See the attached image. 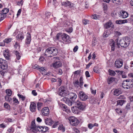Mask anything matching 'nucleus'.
Listing matches in <instances>:
<instances>
[{
    "label": "nucleus",
    "mask_w": 133,
    "mask_h": 133,
    "mask_svg": "<svg viewBox=\"0 0 133 133\" xmlns=\"http://www.w3.org/2000/svg\"><path fill=\"white\" fill-rule=\"evenodd\" d=\"M75 104L77 106L78 109L81 110H84L85 107V104L83 102H81L80 101L77 100L75 102Z\"/></svg>",
    "instance_id": "8"
},
{
    "label": "nucleus",
    "mask_w": 133,
    "mask_h": 133,
    "mask_svg": "<svg viewBox=\"0 0 133 133\" xmlns=\"http://www.w3.org/2000/svg\"><path fill=\"white\" fill-rule=\"evenodd\" d=\"M38 126L36 127L35 123V121L34 120L32 121L31 124V130L34 133H36L37 132V128Z\"/></svg>",
    "instance_id": "12"
},
{
    "label": "nucleus",
    "mask_w": 133,
    "mask_h": 133,
    "mask_svg": "<svg viewBox=\"0 0 133 133\" xmlns=\"http://www.w3.org/2000/svg\"><path fill=\"white\" fill-rule=\"evenodd\" d=\"M58 52L57 49L55 48H49L46 49L45 53V56L51 57L56 55Z\"/></svg>",
    "instance_id": "2"
},
{
    "label": "nucleus",
    "mask_w": 133,
    "mask_h": 133,
    "mask_svg": "<svg viewBox=\"0 0 133 133\" xmlns=\"http://www.w3.org/2000/svg\"><path fill=\"white\" fill-rule=\"evenodd\" d=\"M115 35L117 36H119L121 35V33L117 31H115Z\"/></svg>",
    "instance_id": "64"
},
{
    "label": "nucleus",
    "mask_w": 133,
    "mask_h": 133,
    "mask_svg": "<svg viewBox=\"0 0 133 133\" xmlns=\"http://www.w3.org/2000/svg\"><path fill=\"white\" fill-rule=\"evenodd\" d=\"M14 47L15 49H17L18 47V48H19V44L17 42L15 43V44L14 45Z\"/></svg>",
    "instance_id": "53"
},
{
    "label": "nucleus",
    "mask_w": 133,
    "mask_h": 133,
    "mask_svg": "<svg viewBox=\"0 0 133 133\" xmlns=\"http://www.w3.org/2000/svg\"><path fill=\"white\" fill-rule=\"evenodd\" d=\"M4 107L8 109H9L10 108V106L9 105L6 103H5L4 104Z\"/></svg>",
    "instance_id": "44"
},
{
    "label": "nucleus",
    "mask_w": 133,
    "mask_h": 133,
    "mask_svg": "<svg viewBox=\"0 0 133 133\" xmlns=\"http://www.w3.org/2000/svg\"><path fill=\"white\" fill-rule=\"evenodd\" d=\"M103 7L104 9V10H106L107 9V4L106 3H105L103 5Z\"/></svg>",
    "instance_id": "61"
},
{
    "label": "nucleus",
    "mask_w": 133,
    "mask_h": 133,
    "mask_svg": "<svg viewBox=\"0 0 133 133\" xmlns=\"http://www.w3.org/2000/svg\"><path fill=\"white\" fill-rule=\"evenodd\" d=\"M68 97L70 98L73 102H75V100L77 98V96L76 94L74 93H70L68 94Z\"/></svg>",
    "instance_id": "13"
},
{
    "label": "nucleus",
    "mask_w": 133,
    "mask_h": 133,
    "mask_svg": "<svg viewBox=\"0 0 133 133\" xmlns=\"http://www.w3.org/2000/svg\"><path fill=\"white\" fill-rule=\"evenodd\" d=\"M108 71L109 73V75H110L114 76L116 74L115 72L114 71L110 69H109Z\"/></svg>",
    "instance_id": "39"
},
{
    "label": "nucleus",
    "mask_w": 133,
    "mask_h": 133,
    "mask_svg": "<svg viewBox=\"0 0 133 133\" xmlns=\"http://www.w3.org/2000/svg\"><path fill=\"white\" fill-rule=\"evenodd\" d=\"M123 63V60L119 58L116 59L115 63V67L118 68H120L122 66Z\"/></svg>",
    "instance_id": "10"
},
{
    "label": "nucleus",
    "mask_w": 133,
    "mask_h": 133,
    "mask_svg": "<svg viewBox=\"0 0 133 133\" xmlns=\"http://www.w3.org/2000/svg\"><path fill=\"white\" fill-rule=\"evenodd\" d=\"M112 41L110 43V45L111 46V50L114 51L115 48V42H114L112 40Z\"/></svg>",
    "instance_id": "25"
},
{
    "label": "nucleus",
    "mask_w": 133,
    "mask_h": 133,
    "mask_svg": "<svg viewBox=\"0 0 133 133\" xmlns=\"http://www.w3.org/2000/svg\"><path fill=\"white\" fill-rule=\"evenodd\" d=\"M74 84L75 86L76 87L78 88L80 87V83L78 80L75 81L74 82Z\"/></svg>",
    "instance_id": "35"
},
{
    "label": "nucleus",
    "mask_w": 133,
    "mask_h": 133,
    "mask_svg": "<svg viewBox=\"0 0 133 133\" xmlns=\"http://www.w3.org/2000/svg\"><path fill=\"white\" fill-rule=\"evenodd\" d=\"M44 59V58L42 57H41L39 58V61L40 62L42 63Z\"/></svg>",
    "instance_id": "52"
},
{
    "label": "nucleus",
    "mask_w": 133,
    "mask_h": 133,
    "mask_svg": "<svg viewBox=\"0 0 133 133\" xmlns=\"http://www.w3.org/2000/svg\"><path fill=\"white\" fill-rule=\"evenodd\" d=\"M8 131L9 132H12L14 131V130L13 128L10 127L9 128L8 130Z\"/></svg>",
    "instance_id": "59"
},
{
    "label": "nucleus",
    "mask_w": 133,
    "mask_h": 133,
    "mask_svg": "<svg viewBox=\"0 0 133 133\" xmlns=\"http://www.w3.org/2000/svg\"><path fill=\"white\" fill-rule=\"evenodd\" d=\"M32 93L34 96H36L37 95V92H36V91L35 90L32 91Z\"/></svg>",
    "instance_id": "60"
},
{
    "label": "nucleus",
    "mask_w": 133,
    "mask_h": 133,
    "mask_svg": "<svg viewBox=\"0 0 133 133\" xmlns=\"http://www.w3.org/2000/svg\"><path fill=\"white\" fill-rule=\"evenodd\" d=\"M69 119L73 126L77 125L79 123V120L75 117L70 116L69 117Z\"/></svg>",
    "instance_id": "7"
},
{
    "label": "nucleus",
    "mask_w": 133,
    "mask_h": 133,
    "mask_svg": "<svg viewBox=\"0 0 133 133\" xmlns=\"http://www.w3.org/2000/svg\"><path fill=\"white\" fill-rule=\"evenodd\" d=\"M121 21H122V24H124V23H127L128 22V19H127L123 20H122Z\"/></svg>",
    "instance_id": "62"
},
{
    "label": "nucleus",
    "mask_w": 133,
    "mask_h": 133,
    "mask_svg": "<svg viewBox=\"0 0 133 133\" xmlns=\"http://www.w3.org/2000/svg\"><path fill=\"white\" fill-rule=\"evenodd\" d=\"M115 80V78L113 77H111L108 79L107 82L109 84L113 82Z\"/></svg>",
    "instance_id": "30"
},
{
    "label": "nucleus",
    "mask_w": 133,
    "mask_h": 133,
    "mask_svg": "<svg viewBox=\"0 0 133 133\" xmlns=\"http://www.w3.org/2000/svg\"><path fill=\"white\" fill-rule=\"evenodd\" d=\"M58 92L59 95L62 96H66L68 94L66 88L63 86H61L59 88Z\"/></svg>",
    "instance_id": "5"
},
{
    "label": "nucleus",
    "mask_w": 133,
    "mask_h": 133,
    "mask_svg": "<svg viewBox=\"0 0 133 133\" xmlns=\"http://www.w3.org/2000/svg\"><path fill=\"white\" fill-rule=\"evenodd\" d=\"M122 86L125 89H130L133 86V82L130 80L127 79L123 81Z\"/></svg>",
    "instance_id": "4"
},
{
    "label": "nucleus",
    "mask_w": 133,
    "mask_h": 133,
    "mask_svg": "<svg viewBox=\"0 0 133 133\" xmlns=\"http://www.w3.org/2000/svg\"><path fill=\"white\" fill-rule=\"evenodd\" d=\"M17 39L22 40L24 38L23 36L21 34H18L16 36Z\"/></svg>",
    "instance_id": "34"
},
{
    "label": "nucleus",
    "mask_w": 133,
    "mask_h": 133,
    "mask_svg": "<svg viewBox=\"0 0 133 133\" xmlns=\"http://www.w3.org/2000/svg\"><path fill=\"white\" fill-rule=\"evenodd\" d=\"M59 122H55L54 124L53 125L52 127L53 128L56 127L58 125Z\"/></svg>",
    "instance_id": "56"
},
{
    "label": "nucleus",
    "mask_w": 133,
    "mask_h": 133,
    "mask_svg": "<svg viewBox=\"0 0 133 133\" xmlns=\"http://www.w3.org/2000/svg\"><path fill=\"white\" fill-rule=\"evenodd\" d=\"M110 34V32L109 30H107L104 32L103 34V37L105 38L108 37Z\"/></svg>",
    "instance_id": "28"
},
{
    "label": "nucleus",
    "mask_w": 133,
    "mask_h": 133,
    "mask_svg": "<svg viewBox=\"0 0 133 133\" xmlns=\"http://www.w3.org/2000/svg\"><path fill=\"white\" fill-rule=\"evenodd\" d=\"M80 87L82 88L83 87V78L82 76L80 77L79 80Z\"/></svg>",
    "instance_id": "29"
},
{
    "label": "nucleus",
    "mask_w": 133,
    "mask_h": 133,
    "mask_svg": "<svg viewBox=\"0 0 133 133\" xmlns=\"http://www.w3.org/2000/svg\"><path fill=\"white\" fill-rule=\"evenodd\" d=\"M11 41V39L10 38L6 39L4 41V42L6 43H8Z\"/></svg>",
    "instance_id": "45"
},
{
    "label": "nucleus",
    "mask_w": 133,
    "mask_h": 133,
    "mask_svg": "<svg viewBox=\"0 0 133 133\" xmlns=\"http://www.w3.org/2000/svg\"><path fill=\"white\" fill-rule=\"evenodd\" d=\"M26 38L25 40V43L26 44H30L31 41V37L30 34L28 33H27Z\"/></svg>",
    "instance_id": "20"
},
{
    "label": "nucleus",
    "mask_w": 133,
    "mask_h": 133,
    "mask_svg": "<svg viewBox=\"0 0 133 133\" xmlns=\"http://www.w3.org/2000/svg\"><path fill=\"white\" fill-rule=\"evenodd\" d=\"M121 92L119 89H117L115 90L114 92V94L115 95H118L119 94H121Z\"/></svg>",
    "instance_id": "27"
},
{
    "label": "nucleus",
    "mask_w": 133,
    "mask_h": 133,
    "mask_svg": "<svg viewBox=\"0 0 133 133\" xmlns=\"http://www.w3.org/2000/svg\"><path fill=\"white\" fill-rule=\"evenodd\" d=\"M13 101L15 103H16V104H19V102L18 100L16 98L14 97L13 98Z\"/></svg>",
    "instance_id": "46"
},
{
    "label": "nucleus",
    "mask_w": 133,
    "mask_h": 133,
    "mask_svg": "<svg viewBox=\"0 0 133 133\" xmlns=\"http://www.w3.org/2000/svg\"><path fill=\"white\" fill-rule=\"evenodd\" d=\"M97 43V41L95 39L92 40V46H94L96 45Z\"/></svg>",
    "instance_id": "48"
},
{
    "label": "nucleus",
    "mask_w": 133,
    "mask_h": 133,
    "mask_svg": "<svg viewBox=\"0 0 133 133\" xmlns=\"http://www.w3.org/2000/svg\"><path fill=\"white\" fill-rule=\"evenodd\" d=\"M54 122L50 118H46L45 119V123L46 124L51 125Z\"/></svg>",
    "instance_id": "23"
},
{
    "label": "nucleus",
    "mask_w": 133,
    "mask_h": 133,
    "mask_svg": "<svg viewBox=\"0 0 133 133\" xmlns=\"http://www.w3.org/2000/svg\"><path fill=\"white\" fill-rule=\"evenodd\" d=\"M17 95L19 99H21L22 101H23L25 99V96H24L22 95L18 94Z\"/></svg>",
    "instance_id": "32"
},
{
    "label": "nucleus",
    "mask_w": 133,
    "mask_h": 133,
    "mask_svg": "<svg viewBox=\"0 0 133 133\" xmlns=\"http://www.w3.org/2000/svg\"><path fill=\"white\" fill-rule=\"evenodd\" d=\"M6 92L7 94L6 95L10 96L11 95L12 91L10 89H6Z\"/></svg>",
    "instance_id": "37"
},
{
    "label": "nucleus",
    "mask_w": 133,
    "mask_h": 133,
    "mask_svg": "<svg viewBox=\"0 0 133 133\" xmlns=\"http://www.w3.org/2000/svg\"><path fill=\"white\" fill-rule=\"evenodd\" d=\"M89 21L88 20L84 19L83 21V24L86 25L88 23Z\"/></svg>",
    "instance_id": "51"
},
{
    "label": "nucleus",
    "mask_w": 133,
    "mask_h": 133,
    "mask_svg": "<svg viewBox=\"0 0 133 133\" xmlns=\"http://www.w3.org/2000/svg\"><path fill=\"white\" fill-rule=\"evenodd\" d=\"M62 100L66 103L68 104L69 105L71 106L72 105V102L70 101L68 98L64 97L63 98Z\"/></svg>",
    "instance_id": "22"
},
{
    "label": "nucleus",
    "mask_w": 133,
    "mask_h": 133,
    "mask_svg": "<svg viewBox=\"0 0 133 133\" xmlns=\"http://www.w3.org/2000/svg\"><path fill=\"white\" fill-rule=\"evenodd\" d=\"M111 16L114 18L117 17V14L116 12H114L111 13Z\"/></svg>",
    "instance_id": "43"
},
{
    "label": "nucleus",
    "mask_w": 133,
    "mask_h": 133,
    "mask_svg": "<svg viewBox=\"0 0 133 133\" xmlns=\"http://www.w3.org/2000/svg\"><path fill=\"white\" fill-rule=\"evenodd\" d=\"M36 104L33 102L31 103L30 109V111L32 112H34L36 110Z\"/></svg>",
    "instance_id": "19"
},
{
    "label": "nucleus",
    "mask_w": 133,
    "mask_h": 133,
    "mask_svg": "<svg viewBox=\"0 0 133 133\" xmlns=\"http://www.w3.org/2000/svg\"><path fill=\"white\" fill-rule=\"evenodd\" d=\"M9 10L7 8H4L2 10V13L6 15L9 11Z\"/></svg>",
    "instance_id": "31"
},
{
    "label": "nucleus",
    "mask_w": 133,
    "mask_h": 133,
    "mask_svg": "<svg viewBox=\"0 0 133 133\" xmlns=\"http://www.w3.org/2000/svg\"><path fill=\"white\" fill-rule=\"evenodd\" d=\"M128 20L129 22L133 23V15L131 16L128 19Z\"/></svg>",
    "instance_id": "47"
},
{
    "label": "nucleus",
    "mask_w": 133,
    "mask_h": 133,
    "mask_svg": "<svg viewBox=\"0 0 133 133\" xmlns=\"http://www.w3.org/2000/svg\"><path fill=\"white\" fill-rule=\"evenodd\" d=\"M111 1L113 3L117 4H120L121 3V0H111Z\"/></svg>",
    "instance_id": "33"
},
{
    "label": "nucleus",
    "mask_w": 133,
    "mask_h": 133,
    "mask_svg": "<svg viewBox=\"0 0 133 133\" xmlns=\"http://www.w3.org/2000/svg\"><path fill=\"white\" fill-rule=\"evenodd\" d=\"M125 102L126 101L124 99L119 100L117 102V105L122 106Z\"/></svg>",
    "instance_id": "26"
},
{
    "label": "nucleus",
    "mask_w": 133,
    "mask_h": 133,
    "mask_svg": "<svg viewBox=\"0 0 133 133\" xmlns=\"http://www.w3.org/2000/svg\"><path fill=\"white\" fill-rule=\"evenodd\" d=\"M78 47L76 45L74 48L73 49V51L74 52H76L78 50Z\"/></svg>",
    "instance_id": "54"
},
{
    "label": "nucleus",
    "mask_w": 133,
    "mask_h": 133,
    "mask_svg": "<svg viewBox=\"0 0 133 133\" xmlns=\"http://www.w3.org/2000/svg\"><path fill=\"white\" fill-rule=\"evenodd\" d=\"M3 55L6 59H8L10 56L9 51V50L7 49L4 50L3 52Z\"/></svg>",
    "instance_id": "21"
},
{
    "label": "nucleus",
    "mask_w": 133,
    "mask_h": 133,
    "mask_svg": "<svg viewBox=\"0 0 133 133\" xmlns=\"http://www.w3.org/2000/svg\"><path fill=\"white\" fill-rule=\"evenodd\" d=\"M115 41L118 47L119 45L122 47L126 48L129 45L130 43V39L128 37H125L123 39H121L119 42L118 38L116 39Z\"/></svg>",
    "instance_id": "1"
},
{
    "label": "nucleus",
    "mask_w": 133,
    "mask_h": 133,
    "mask_svg": "<svg viewBox=\"0 0 133 133\" xmlns=\"http://www.w3.org/2000/svg\"><path fill=\"white\" fill-rule=\"evenodd\" d=\"M77 109V107H73L71 108V110L73 113L76 114L77 112L76 109Z\"/></svg>",
    "instance_id": "41"
},
{
    "label": "nucleus",
    "mask_w": 133,
    "mask_h": 133,
    "mask_svg": "<svg viewBox=\"0 0 133 133\" xmlns=\"http://www.w3.org/2000/svg\"><path fill=\"white\" fill-rule=\"evenodd\" d=\"M99 18V16L96 14H94L92 15V18L94 19H98Z\"/></svg>",
    "instance_id": "42"
},
{
    "label": "nucleus",
    "mask_w": 133,
    "mask_h": 133,
    "mask_svg": "<svg viewBox=\"0 0 133 133\" xmlns=\"http://www.w3.org/2000/svg\"><path fill=\"white\" fill-rule=\"evenodd\" d=\"M88 127L90 129H91L94 127L93 124L91 123L89 124L88 125Z\"/></svg>",
    "instance_id": "49"
},
{
    "label": "nucleus",
    "mask_w": 133,
    "mask_h": 133,
    "mask_svg": "<svg viewBox=\"0 0 133 133\" xmlns=\"http://www.w3.org/2000/svg\"><path fill=\"white\" fill-rule=\"evenodd\" d=\"M10 96L8 95H6L5 97V100L8 102H10L12 100L11 98L10 97Z\"/></svg>",
    "instance_id": "40"
},
{
    "label": "nucleus",
    "mask_w": 133,
    "mask_h": 133,
    "mask_svg": "<svg viewBox=\"0 0 133 133\" xmlns=\"http://www.w3.org/2000/svg\"><path fill=\"white\" fill-rule=\"evenodd\" d=\"M37 131L41 132H45L47 131L48 130V128L46 126H39L37 127Z\"/></svg>",
    "instance_id": "15"
},
{
    "label": "nucleus",
    "mask_w": 133,
    "mask_h": 133,
    "mask_svg": "<svg viewBox=\"0 0 133 133\" xmlns=\"http://www.w3.org/2000/svg\"><path fill=\"white\" fill-rule=\"evenodd\" d=\"M52 65L54 68L56 69L61 66L62 64L60 62L56 61L54 63L52 64Z\"/></svg>",
    "instance_id": "17"
},
{
    "label": "nucleus",
    "mask_w": 133,
    "mask_h": 133,
    "mask_svg": "<svg viewBox=\"0 0 133 133\" xmlns=\"http://www.w3.org/2000/svg\"><path fill=\"white\" fill-rule=\"evenodd\" d=\"M116 111L118 114H121L122 113V111L120 109H116Z\"/></svg>",
    "instance_id": "58"
},
{
    "label": "nucleus",
    "mask_w": 133,
    "mask_h": 133,
    "mask_svg": "<svg viewBox=\"0 0 133 133\" xmlns=\"http://www.w3.org/2000/svg\"><path fill=\"white\" fill-rule=\"evenodd\" d=\"M113 25L111 22L110 21L104 24V28L106 29L109 28L111 27L113 28Z\"/></svg>",
    "instance_id": "16"
},
{
    "label": "nucleus",
    "mask_w": 133,
    "mask_h": 133,
    "mask_svg": "<svg viewBox=\"0 0 133 133\" xmlns=\"http://www.w3.org/2000/svg\"><path fill=\"white\" fill-rule=\"evenodd\" d=\"M78 96L80 99L82 101H85L88 98L87 95L82 91L79 92Z\"/></svg>",
    "instance_id": "9"
},
{
    "label": "nucleus",
    "mask_w": 133,
    "mask_h": 133,
    "mask_svg": "<svg viewBox=\"0 0 133 133\" xmlns=\"http://www.w3.org/2000/svg\"><path fill=\"white\" fill-rule=\"evenodd\" d=\"M38 70H39L40 71L42 74L43 73V71L45 70V69L44 68L40 67H39Z\"/></svg>",
    "instance_id": "50"
},
{
    "label": "nucleus",
    "mask_w": 133,
    "mask_h": 133,
    "mask_svg": "<svg viewBox=\"0 0 133 133\" xmlns=\"http://www.w3.org/2000/svg\"><path fill=\"white\" fill-rule=\"evenodd\" d=\"M85 75L87 77H90V75H89V73L88 71H87L85 72Z\"/></svg>",
    "instance_id": "55"
},
{
    "label": "nucleus",
    "mask_w": 133,
    "mask_h": 133,
    "mask_svg": "<svg viewBox=\"0 0 133 133\" xmlns=\"http://www.w3.org/2000/svg\"><path fill=\"white\" fill-rule=\"evenodd\" d=\"M13 53L16 55L17 59L18 60H19L21 57V54L16 50H14Z\"/></svg>",
    "instance_id": "24"
},
{
    "label": "nucleus",
    "mask_w": 133,
    "mask_h": 133,
    "mask_svg": "<svg viewBox=\"0 0 133 133\" xmlns=\"http://www.w3.org/2000/svg\"><path fill=\"white\" fill-rule=\"evenodd\" d=\"M57 39L59 41H61V39L64 42H68L69 40V36L65 34H57L56 37Z\"/></svg>",
    "instance_id": "3"
},
{
    "label": "nucleus",
    "mask_w": 133,
    "mask_h": 133,
    "mask_svg": "<svg viewBox=\"0 0 133 133\" xmlns=\"http://www.w3.org/2000/svg\"><path fill=\"white\" fill-rule=\"evenodd\" d=\"M116 23L118 24H122L121 20H117L116 21Z\"/></svg>",
    "instance_id": "63"
},
{
    "label": "nucleus",
    "mask_w": 133,
    "mask_h": 133,
    "mask_svg": "<svg viewBox=\"0 0 133 133\" xmlns=\"http://www.w3.org/2000/svg\"><path fill=\"white\" fill-rule=\"evenodd\" d=\"M43 105V103L41 102H38L37 103V109L38 111H40L41 107Z\"/></svg>",
    "instance_id": "36"
},
{
    "label": "nucleus",
    "mask_w": 133,
    "mask_h": 133,
    "mask_svg": "<svg viewBox=\"0 0 133 133\" xmlns=\"http://www.w3.org/2000/svg\"><path fill=\"white\" fill-rule=\"evenodd\" d=\"M6 15L3 13H0V19L1 21L3 19L5 18L6 17Z\"/></svg>",
    "instance_id": "38"
},
{
    "label": "nucleus",
    "mask_w": 133,
    "mask_h": 133,
    "mask_svg": "<svg viewBox=\"0 0 133 133\" xmlns=\"http://www.w3.org/2000/svg\"><path fill=\"white\" fill-rule=\"evenodd\" d=\"M8 68V63L7 61L1 58H0V68L2 70H5Z\"/></svg>",
    "instance_id": "6"
},
{
    "label": "nucleus",
    "mask_w": 133,
    "mask_h": 133,
    "mask_svg": "<svg viewBox=\"0 0 133 133\" xmlns=\"http://www.w3.org/2000/svg\"><path fill=\"white\" fill-rule=\"evenodd\" d=\"M53 4L55 6H57L58 4V3L55 0H54L53 2Z\"/></svg>",
    "instance_id": "57"
},
{
    "label": "nucleus",
    "mask_w": 133,
    "mask_h": 133,
    "mask_svg": "<svg viewBox=\"0 0 133 133\" xmlns=\"http://www.w3.org/2000/svg\"><path fill=\"white\" fill-rule=\"evenodd\" d=\"M41 112L43 115L47 116L49 113V110L48 107H45L42 109Z\"/></svg>",
    "instance_id": "14"
},
{
    "label": "nucleus",
    "mask_w": 133,
    "mask_h": 133,
    "mask_svg": "<svg viewBox=\"0 0 133 133\" xmlns=\"http://www.w3.org/2000/svg\"><path fill=\"white\" fill-rule=\"evenodd\" d=\"M119 15L121 17L123 18H126L128 16V13L123 11H121Z\"/></svg>",
    "instance_id": "18"
},
{
    "label": "nucleus",
    "mask_w": 133,
    "mask_h": 133,
    "mask_svg": "<svg viewBox=\"0 0 133 133\" xmlns=\"http://www.w3.org/2000/svg\"><path fill=\"white\" fill-rule=\"evenodd\" d=\"M62 5L64 6L65 7L69 6V8H70L73 9H74L75 7L74 6V4L71 3L69 1H67L66 2H63L62 3Z\"/></svg>",
    "instance_id": "11"
}]
</instances>
